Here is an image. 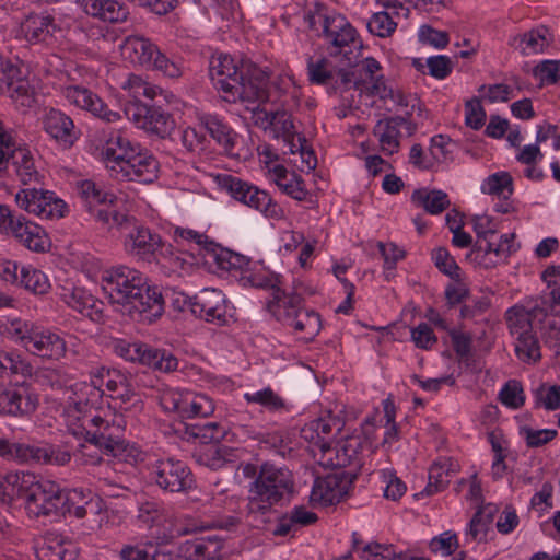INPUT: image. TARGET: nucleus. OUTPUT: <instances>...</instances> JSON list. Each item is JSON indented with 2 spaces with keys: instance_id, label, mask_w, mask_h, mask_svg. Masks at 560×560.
<instances>
[{
  "instance_id": "obj_1",
  "label": "nucleus",
  "mask_w": 560,
  "mask_h": 560,
  "mask_svg": "<svg viewBox=\"0 0 560 560\" xmlns=\"http://www.w3.org/2000/svg\"><path fill=\"white\" fill-rule=\"evenodd\" d=\"M209 75L214 88L230 103L242 102L256 104L252 107L254 125L269 133L273 112H268L261 104L268 101L269 78L265 71L250 65H238L230 55L212 57ZM249 109V107L247 106Z\"/></svg>"
},
{
  "instance_id": "obj_2",
  "label": "nucleus",
  "mask_w": 560,
  "mask_h": 560,
  "mask_svg": "<svg viewBox=\"0 0 560 560\" xmlns=\"http://www.w3.org/2000/svg\"><path fill=\"white\" fill-rule=\"evenodd\" d=\"M102 288L110 303L133 320L151 324L164 312L162 294L148 285L147 278L133 268L119 266L107 270Z\"/></svg>"
},
{
  "instance_id": "obj_3",
  "label": "nucleus",
  "mask_w": 560,
  "mask_h": 560,
  "mask_svg": "<svg viewBox=\"0 0 560 560\" xmlns=\"http://www.w3.org/2000/svg\"><path fill=\"white\" fill-rule=\"evenodd\" d=\"M101 154L106 168L119 180L151 184L159 177L155 156L119 130L109 133Z\"/></svg>"
},
{
  "instance_id": "obj_4",
  "label": "nucleus",
  "mask_w": 560,
  "mask_h": 560,
  "mask_svg": "<svg viewBox=\"0 0 560 560\" xmlns=\"http://www.w3.org/2000/svg\"><path fill=\"white\" fill-rule=\"evenodd\" d=\"M0 335L44 361H60L68 351V343L58 330L22 317L1 318Z\"/></svg>"
},
{
  "instance_id": "obj_5",
  "label": "nucleus",
  "mask_w": 560,
  "mask_h": 560,
  "mask_svg": "<svg viewBox=\"0 0 560 560\" xmlns=\"http://www.w3.org/2000/svg\"><path fill=\"white\" fill-rule=\"evenodd\" d=\"M293 493L292 472L266 462L259 466L256 478L249 485L247 514L254 520H264L273 506L290 502Z\"/></svg>"
},
{
  "instance_id": "obj_6",
  "label": "nucleus",
  "mask_w": 560,
  "mask_h": 560,
  "mask_svg": "<svg viewBox=\"0 0 560 560\" xmlns=\"http://www.w3.org/2000/svg\"><path fill=\"white\" fill-rule=\"evenodd\" d=\"M4 479L11 487L10 493L24 497L27 511L36 517L60 516L69 500L58 483L28 471L10 472Z\"/></svg>"
},
{
  "instance_id": "obj_7",
  "label": "nucleus",
  "mask_w": 560,
  "mask_h": 560,
  "mask_svg": "<svg viewBox=\"0 0 560 560\" xmlns=\"http://www.w3.org/2000/svg\"><path fill=\"white\" fill-rule=\"evenodd\" d=\"M304 22L329 43L328 49L332 58L343 55L348 60L347 66L352 65L351 58L348 57V54L352 52L346 48L355 42L357 31L345 15L317 2L305 11Z\"/></svg>"
},
{
  "instance_id": "obj_8",
  "label": "nucleus",
  "mask_w": 560,
  "mask_h": 560,
  "mask_svg": "<svg viewBox=\"0 0 560 560\" xmlns=\"http://www.w3.org/2000/svg\"><path fill=\"white\" fill-rule=\"evenodd\" d=\"M269 310L278 322L304 340H313L322 329L319 314L304 307L303 298L296 292L273 288Z\"/></svg>"
},
{
  "instance_id": "obj_9",
  "label": "nucleus",
  "mask_w": 560,
  "mask_h": 560,
  "mask_svg": "<svg viewBox=\"0 0 560 560\" xmlns=\"http://www.w3.org/2000/svg\"><path fill=\"white\" fill-rule=\"evenodd\" d=\"M97 217L105 223L106 229H117L125 233V248L130 255L145 261H159L164 243L158 233L151 232L126 212L98 211Z\"/></svg>"
},
{
  "instance_id": "obj_10",
  "label": "nucleus",
  "mask_w": 560,
  "mask_h": 560,
  "mask_svg": "<svg viewBox=\"0 0 560 560\" xmlns=\"http://www.w3.org/2000/svg\"><path fill=\"white\" fill-rule=\"evenodd\" d=\"M222 189L235 201L260 212L265 218L281 220L284 218L282 207L258 186L234 175L224 174L219 177Z\"/></svg>"
},
{
  "instance_id": "obj_11",
  "label": "nucleus",
  "mask_w": 560,
  "mask_h": 560,
  "mask_svg": "<svg viewBox=\"0 0 560 560\" xmlns=\"http://www.w3.org/2000/svg\"><path fill=\"white\" fill-rule=\"evenodd\" d=\"M125 424L122 415L116 416L103 409L80 439L94 445L98 451L116 457L121 455L127 446L124 439Z\"/></svg>"
},
{
  "instance_id": "obj_12",
  "label": "nucleus",
  "mask_w": 560,
  "mask_h": 560,
  "mask_svg": "<svg viewBox=\"0 0 560 560\" xmlns=\"http://www.w3.org/2000/svg\"><path fill=\"white\" fill-rule=\"evenodd\" d=\"M0 456L20 463L63 466L71 459V453L58 445L13 443L0 439Z\"/></svg>"
},
{
  "instance_id": "obj_13",
  "label": "nucleus",
  "mask_w": 560,
  "mask_h": 560,
  "mask_svg": "<svg viewBox=\"0 0 560 560\" xmlns=\"http://www.w3.org/2000/svg\"><path fill=\"white\" fill-rule=\"evenodd\" d=\"M150 476L161 490L170 493H186L195 486L190 468L174 457L155 459L150 466Z\"/></svg>"
},
{
  "instance_id": "obj_14",
  "label": "nucleus",
  "mask_w": 560,
  "mask_h": 560,
  "mask_svg": "<svg viewBox=\"0 0 560 560\" xmlns=\"http://www.w3.org/2000/svg\"><path fill=\"white\" fill-rule=\"evenodd\" d=\"M114 349L125 360L139 362L159 372L170 373L178 368V359L171 351L148 343L119 340Z\"/></svg>"
},
{
  "instance_id": "obj_15",
  "label": "nucleus",
  "mask_w": 560,
  "mask_h": 560,
  "mask_svg": "<svg viewBox=\"0 0 560 560\" xmlns=\"http://www.w3.org/2000/svg\"><path fill=\"white\" fill-rule=\"evenodd\" d=\"M88 389L92 390V396L89 397L77 392V397L71 398V401L68 402L63 410L65 422L69 433L79 439L103 410L98 407L100 393L94 388Z\"/></svg>"
},
{
  "instance_id": "obj_16",
  "label": "nucleus",
  "mask_w": 560,
  "mask_h": 560,
  "mask_svg": "<svg viewBox=\"0 0 560 560\" xmlns=\"http://www.w3.org/2000/svg\"><path fill=\"white\" fill-rule=\"evenodd\" d=\"M194 316L219 326L226 325L230 313L224 293L213 288H206L185 300Z\"/></svg>"
},
{
  "instance_id": "obj_17",
  "label": "nucleus",
  "mask_w": 560,
  "mask_h": 560,
  "mask_svg": "<svg viewBox=\"0 0 560 560\" xmlns=\"http://www.w3.org/2000/svg\"><path fill=\"white\" fill-rule=\"evenodd\" d=\"M61 7L57 5L50 10L32 12L21 23V31L30 44H52L57 35L61 33L60 25Z\"/></svg>"
},
{
  "instance_id": "obj_18",
  "label": "nucleus",
  "mask_w": 560,
  "mask_h": 560,
  "mask_svg": "<svg viewBox=\"0 0 560 560\" xmlns=\"http://www.w3.org/2000/svg\"><path fill=\"white\" fill-rule=\"evenodd\" d=\"M349 66L337 67L332 60L320 58L307 62L308 79L312 83L327 86L330 93H343L357 85L353 71Z\"/></svg>"
},
{
  "instance_id": "obj_19",
  "label": "nucleus",
  "mask_w": 560,
  "mask_h": 560,
  "mask_svg": "<svg viewBox=\"0 0 560 560\" xmlns=\"http://www.w3.org/2000/svg\"><path fill=\"white\" fill-rule=\"evenodd\" d=\"M16 205L40 219L58 220L68 211L66 202L49 190L24 188L15 195Z\"/></svg>"
},
{
  "instance_id": "obj_20",
  "label": "nucleus",
  "mask_w": 560,
  "mask_h": 560,
  "mask_svg": "<svg viewBox=\"0 0 560 560\" xmlns=\"http://www.w3.org/2000/svg\"><path fill=\"white\" fill-rule=\"evenodd\" d=\"M127 117L136 126L150 135L166 138L175 128V121L171 114L161 107L148 106L141 102H135L125 110Z\"/></svg>"
},
{
  "instance_id": "obj_21",
  "label": "nucleus",
  "mask_w": 560,
  "mask_h": 560,
  "mask_svg": "<svg viewBox=\"0 0 560 560\" xmlns=\"http://www.w3.org/2000/svg\"><path fill=\"white\" fill-rule=\"evenodd\" d=\"M60 93L69 105L89 112L105 122H116L121 119L120 113L109 109L104 101L86 86L70 83L62 85Z\"/></svg>"
},
{
  "instance_id": "obj_22",
  "label": "nucleus",
  "mask_w": 560,
  "mask_h": 560,
  "mask_svg": "<svg viewBox=\"0 0 560 560\" xmlns=\"http://www.w3.org/2000/svg\"><path fill=\"white\" fill-rule=\"evenodd\" d=\"M77 191L81 199L82 207L90 213L92 219L103 226H105V223L97 217L98 211L122 213L115 207V202L117 201L116 196L106 191L102 185L91 179L78 183Z\"/></svg>"
},
{
  "instance_id": "obj_23",
  "label": "nucleus",
  "mask_w": 560,
  "mask_h": 560,
  "mask_svg": "<svg viewBox=\"0 0 560 560\" xmlns=\"http://www.w3.org/2000/svg\"><path fill=\"white\" fill-rule=\"evenodd\" d=\"M44 131L63 149H70L80 138V130L63 112L49 108L42 117Z\"/></svg>"
},
{
  "instance_id": "obj_24",
  "label": "nucleus",
  "mask_w": 560,
  "mask_h": 560,
  "mask_svg": "<svg viewBox=\"0 0 560 560\" xmlns=\"http://www.w3.org/2000/svg\"><path fill=\"white\" fill-rule=\"evenodd\" d=\"M360 447L361 443L358 438H347L338 441L334 447L329 445L319 453L314 451V455L318 457V463L327 468L358 466Z\"/></svg>"
},
{
  "instance_id": "obj_25",
  "label": "nucleus",
  "mask_w": 560,
  "mask_h": 560,
  "mask_svg": "<svg viewBox=\"0 0 560 560\" xmlns=\"http://www.w3.org/2000/svg\"><path fill=\"white\" fill-rule=\"evenodd\" d=\"M60 299L73 311L93 322L103 320L104 303L82 287L65 285L59 293Z\"/></svg>"
},
{
  "instance_id": "obj_26",
  "label": "nucleus",
  "mask_w": 560,
  "mask_h": 560,
  "mask_svg": "<svg viewBox=\"0 0 560 560\" xmlns=\"http://www.w3.org/2000/svg\"><path fill=\"white\" fill-rule=\"evenodd\" d=\"M38 402V395L25 385L0 392V413L27 416L37 409Z\"/></svg>"
},
{
  "instance_id": "obj_27",
  "label": "nucleus",
  "mask_w": 560,
  "mask_h": 560,
  "mask_svg": "<svg viewBox=\"0 0 560 560\" xmlns=\"http://www.w3.org/2000/svg\"><path fill=\"white\" fill-rule=\"evenodd\" d=\"M347 492L348 482L338 474H331L315 479L310 500L314 504L332 505L340 502Z\"/></svg>"
},
{
  "instance_id": "obj_28",
  "label": "nucleus",
  "mask_w": 560,
  "mask_h": 560,
  "mask_svg": "<svg viewBox=\"0 0 560 560\" xmlns=\"http://www.w3.org/2000/svg\"><path fill=\"white\" fill-rule=\"evenodd\" d=\"M342 422L339 417L334 416L331 412L306 423L301 430V436L317 448V453L322 452L330 445L329 439L332 431H340Z\"/></svg>"
},
{
  "instance_id": "obj_29",
  "label": "nucleus",
  "mask_w": 560,
  "mask_h": 560,
  "mask_svg": "<svg viewBox=\"0 0 560 560\" xmlns=\"http://www.w3.org/2000/svg\"><path fill=\"white\" fill-rule=\"evenodd\" d=\"M198 121L225 154L235 155L238 136L223 118L214 114H201L198 116Z\"/></svg>"
},
{
  "instance_id": "obj_30",
  "label": "nucleus",
  "mask_w": 560,
  "mask_h": 560,
  "mask_svg": "<svg viewBox=\"0 0 560 560\" xmlns=\"http://www.w3.org/2000/svg\"><path fill=\"white\" fill-rule=\"evenodd\" d=\"M407 119L401 116L385 117L380 119L374 128L373 135L377 139L381 151L386 155L398 152L400 147V127Z\"/></svg>"
},
{
  "instance_id": "obj_31",
  "label": "nucleus",
  "mask_w": 560,
  "mask_h": 560,
  "mask_svg": "<svg viewBox=\"0 0 560 560\" xmlns=\"http://www.w3.org/2000/svg\"><path fill=\"white\" fill-rule=\"evenodd\" d=\"M174 241L178 245H184L185 243L195 245L198 249V254L205 250L207 254L212 256L222 268H231L235 267V262H229V266L223 265L224 258L222 257L223 250L218 247L217 244L208 240V236L203 233L195 231L188 228L177 226L174 229Z\"/></svg>"
},
{
  "instance_id": "obj_32",
  "label": "nucleus",
  "mask_w": 560,
  "mask_h": 560,
  "mask_svg": "<svg viewBox=\"0 0 560 560\" xmlns=\"http://www.w3.org/2000/svg\"><path fill=\"white\" fill-rule=\"evenodd\" d=\"M84 12L108 23L125 22L129 9L117 0H81Z\"/></svg>"
},
{
  "instance_id": "obj_33",
  "label": "nucleus",
  "mask_w": 560,
  "mask_h": 560,
  "mask_svg": "<svg viewBox=\"0 0 560 560\" xmlns=\"http://www.w3.org/2000/svg\"><path fill=\"white\" fill-rule=\"evenodd\" d=\"M11 233L21 244L33 252H44L48 244L45 230L23 215H18V221H15Z\"/></svg>"
},
{
  "instance_id": "obj_34",
  "label": "nucleus",
  "mask_w": 560,
  "mask_h": 560,
  "mask_svg": "<svg viewBox=\"0 0 560 560\" xmlns=\"http://www.w3.org/2000/svg\"><path fill=\"white\" fill-rule=\"evenodd\" d=\"M159 47L150 39L128 36L121 45L122 56L135 65L151 67Z\"/></svg>"
},
{
  "instance_id": "obj_35",
  "label": "nucleus",
  "mask_w": 560,
  "mask_h": 560,
  "mask_svg": "<svg viewBox=\"0 0 560 560\" xmlns=\"http://www.w3.org/2000/svg\"><path fill=\"white\" fill-rule=\"evenodd\" d=\"M221 544L217 540L198 539L187 541L180 548V553L170 552L171 560H221Z\"/></svg>"
},
{
  "instance_id": "obj_36",
  "label": "nucleus",
  "mask_w": 560,
  "mask_h": 560,
  "mask_svg": "<svg viewBox=\"0 0 560 560\" xmlns=\"http://www.w3.org/2000/svg\"><path fill=\"white\" fill-rule=\"evenodd\" d=\"M272 182L279 189L291 198L303 201L306 199L308 191L304 182L295 173H290L283 165L277 164L269 170Z\"/></svg>"
},
{
  "instance_id": "obj_37",
  "label": "nucleus",
  "mask_w": 560,
  "mask_h": 560,
  "mask_svg": "<svg viewBox=\"0 0 560 560\" xmlns=\"http://www.w3.org/2000/svg\"><path fill=\"white\" fill-rule=\"evenodd\" d=\"M10 163L14 167V172L24 185L40 182V173L38 172L33 154L25 148H15L10 154Z\"/></svg>"
},
{
  "instance_id": "obj_38",
  "label": "nucleus",
  "mask_w": 560,
  "mask_h": 560,
  "mask_svg": "<svg viewBox=\"0 0 560 560\" xmlns=\"http://www.w3.org/2000/svg\"><path fill=\"white\" fill-rule=\"evenodd\" d=\"M213 411V401L208 396L185 390L177 416L182 419L206 418L211 416Z\"/></svg>"
},
{
  "instance_id": "obj_39",
  "label": "nucleus",
  "mask_w": 560,
  "mask_h": 560,
  "mask_svg": "<svg viewBox=\"0 0 560 560\" xmlns=\"http://www.w3.org/2000/svg\"><path fill=\"white\" fill-rule=\"evenodd\" d=\"M369 90L372 95H376L381 100H390L397 106H410V108H418V110L421 112L420 101L412 97L411 95H405L400 90H396L394 86L387 84L383 75H377L374 80H372Z\"/></svg>"
},
{
  "instance_id": "obj_40",
  "label": "nucleus",
  "mask_w": 560,
  "mask_h": 560,
  "mask_svg": "<svg viewBox=\"0 0 560 560\" xmlns=\"http://www.w3.org/2000/svg\"><path fill=\"white\" fill-rule=\"evenodd\" d=\"M39 560H74L75 553L70 542H65L56 535L46 536L36 548Z\"/></svg>"
},
{
  "instance_id": "obj_41",
  "label": "nucleus",
  "mask_w": 560,
  "mask_h": 560,
  "mask_svg": "<svg viewBox=\"0 0 560 560\" xmlns=\"http://www.w3.org/2000/svg\"><path fill=\"white\" fill-rule=\"evenodd\" d=\"M411 201L433 215L440 214L450 206L447 194L439 189H417L411 195Z\"/></svg>"
},
{
  "instance_id": "obj_42",
  "label": "nucleus",
  "mask_w": 560,
  "mask_h": 560,
  "mask_svg": "<svg viewBox=\"0 0 560 560\" xmlns=\"http://www.w3.org/2000/svg\"><path fill=\"white\" fill-rule=\"evenodd\" d=\"M269 135L276 139L281 138L287 148L300 136L295 130L291 114L283 109L273 112Z\"/></svg>"
},
{
  "instance_id": "obj_43",
  "label": "nucleus",
  "mask_w": 560,
  "mask_h": 560,
  "mask_svg": "<svg viewBox=\"0 0 560 560\" xmlns=\"http://www.w3.org/2000/svg\"><path fill=\"white\" fill-rule=\"evenodd\" d=\"M244 399L248 404L260 405L269 412H281L289 410L285 400L277 393H275L270 387H266L253 393H245Z\"/></svg>"
},
{
  "instance_id": "obj_44",
  "label": "nucleus",
  "mask_w": 560,
  "mask_h": 560,
  "mask_svg": "<svg viewBox=\"0 0 560 560\" xmlns=\"http://www.w3.org/2000/svg\"><path fill=\"white\" fill-rule=\"evenodd\" d=\"M18 283L34 294H45L50 288L47 276L31 265L21 267Z\"/></svg>"
},
{
  "instance_id": "obj_45",
  "label": "nucleus",
  "mask_w": 560,
  "mask_h": 560,
  "mask_svg": "<svg viewBox=\"0 0 560 560\" xmlns=\"http://www.w3.org/2000/svg\"><path fill=\"white\" fill-rule=\"evenodd\" d=\"M481 191L508 199L513 194L512 176L506 172L494 173L482 182Z\"/></svg>"
},
{
  "instance_id": "obj_46",
  "label": "nucleus",
  "mask_w": 560,
  "mask_h": 560,
  "mask_svg": "<svg viewBox=\"0 0 560 560\" xmlns=\"http://www.w3.org/2000/svg\"><path fill=\"white\" fill-rule=\"evenodd\" d=\"M117 407L122 413L135 417L143 409L141 396L125 384L114 396Z\"/></svg>"
},
{
  "instance_id": "obj_47",
  "label": "nucleus",
  "mask_w": 560,
  "mask_h": 560,
  "mask_svg": "<svg viewBox=\"0 0 560 560\" xmlns=\"http://www.w3.org/2000/svg\"><path fill=\"white\" fill-rule=\"evenodd\" d=\"M511 45L520 49L523 55H532L542 51L546 45V38L539 31H530L520 36H515Z\"/></svg>"
},
{
  "instance_id": "obj_48",
  "label": "nucleus",
  "mask_w": 560,
  "mask_h": 560,
  "mask_svg": "<svg viewBox=\"0 0 560 560\" xmlns=\"http://www.w3.org/2000/svg\"><path fill=\"white\" fill-rule=\"evenodd\" d=\"M451 470L445 464L434 463L429 469V482L421 494L432 495L444 490L450 483Z\"/></svg>"
},
{
  "instance_id": "obj_49",
  "label": "nucleus",
  "mask_w": 560,
  "mask_h": 560,
  "mask_svg": "<svg viewBox=\"0 0 560 560\" xmlns=\"http://www.w3.org/2000/svg\"><path fill=\"white\" fill-rule=\"evenodd\" d=\"M122 89L130 92L135 98L147 97L153 100L162 90L136 74H130L124 82Z\"/></svg>"
},
{
  "instance_id": "obj_50",
  "label": "nucleus",
  "mask_w": 560,
  "mask_h": 560,
  "mask_svg": "<svg viewBox=\"0 0 560 560\" xmlns=\"http://www.w3.org/2000/svg\"><path fill=\"white\" fill-rule=\"evenodd\" d=\"M499 400L511 409L521 408L525 402L522 384L516 380L508 381L499 392Z\"/></svg>"
},
{
  "instance_id": "obj_51",
  "label": "nucleus",
  "mask_w": 560,
  "mask_h": 560,
  "mask_svg": "<svg viewBox=\"0 0 560 560\" xmlns=\"http://www.w3.org/2000/svg\"><path fill=\"white\" fill-rule=\"evenodd\" d=\"M366 27L371 34L385 38L395 32L397 23L387 11H380L370 18Z\"/></svg>"
},
{
  "instance_id": "obj_52",
  "label": "nucleus",
  "mask_w": 560,
  "mask_h": 560,
  "mask_svg": "<svg viewBox=\"0 0 560 560\" xmlns=\"http://www.w3.org/2000/svg\"><path fill=\"white\" fill-rule=\"evenodd\" d=\"M521 332L515 343L517 357L523 361H537L540 358L538 340L533 332Z\"/></svg>"
},
{
  "instance_id": "obj_53",
  "label": "nucleus",
  "mask_w": 560,
  "mask_h": 560,
  "mask_svg": "<svg viewBox=\"0 0 560 560\" xmlns=\"http://www.w3.org/2000/svg\"><path fill=\"white\" fill-rule=\"evenodd\" d=\"M508 323L511 334L514 336L522 335L521 331L532 332L533 320L529 317V313L525 310V306H513L508 311Z\"/></svg>"
},
{
  "instance_id": "obj_54",
  "label": "nucleus",
  "mask_w": 560,
  "mask_h": 560,
  "mask_svg": "<svg viewBox=\"0 0 560 560\" xmlns=\"http://www.w3.org/2000/svg\"><path fill=\"white\" fill-rule=\"evenodd\" d=\"M119 557L121 560H171L170 552L155 550L152 555L141 545H125Z\"/></svg>"
},
{
  "instance_id": "obj_55",
  "label": "nucleus",
  "mask_w": 560,
  "mask_h": 560,
  "mask_svg": "<svg viewBox=\"0 0 560 560\" xmlns=\"http://www.w3.org/2000/svg\"><path fill=\"white\" fill-rule=\"evenodd\" d=\"M377 247L382 257L384 258V273L386 279L394 276L396 265L399 260L405 258V250L399 248L395 243L378 242Z\"/></svg>"
},
{
  "instance_id": "obj_56",
  "label": "nucleus",
  "mask_w": 560,
  "mask_h": 560,
  "mask_svg": "<svg viewBox=\"0 0 560 560\" xmlns=\"http://www.w3.org/2000/svg\"><path fill=\"white\" fill-rule=\"evenodd\" d=\"M432 259L435 267L452 280H458L462 276L459 266L446 248L440 247L435 249L432 254Z\"/></svg>"
},
{
  "instance_id": "obj_57",
  "label": "nucleus",
  "mask_w": 560,
  "mask_h": 560,
  "mask_svg": "<svg viewBox=\"0 0 560 560\" xmlns=\"http://www.w3.org/2000/svg\"><path fill=\"white\" fill-rule=\"evenodd\" d=\"M150 68L162 72L171 79H178L184 74V66L180 60L170 59L159 49Z\"/></svg>"
},
{
  "instance_id": "obj_58",
  "label": "nucleus",
  "mask_w": 560,
  "mask_h": 560,
  "mask_svg": "<svg viewBox=\"0 0 560 560\" xmlns=\"http://www.w3.org/2000/svg\"><path fill=\"white\" fill-rule=\"evenodd\" d=\"M495 509L491 508L489 513L486 515V511H478L470 520L467 529L466 537H470L471 540H482L486 537L488 525L492 521V513Z\"/></svg>"
},
{
  "instance_id": "obj_59",
  "label": "nucleus",
  "mask_w": 560,
  "mask_h": 560,
  "mask_svg": "<svg viewBox=\"0 0 560 560\" xmlns=\"http://www.w3.org/2000/svg\"><path fill=\"white\" fill-rule=\"evenodd\" d=\"M521 434L527 447L537 448L551 442L557 436L558 432L555 429H533L524 427L521 430Z\"/></svg>"
},
{
  "instance_id": "obj_60",
  "label": "nucleus",
  "mask_w": 560,
  "mask_h": 560,
  "mask_svg": "<svg viewBox=\"0 0 560 560\" xmlns=\"http://www.w3.org/2000/svg\"><path fill=\"white\" fill-rule=\"evenodd\" d=\"M452 140L443 135H436L431 138L429 153L432 166L434 163H443L452 160Z\"/></svg>"
},
{
  "instance_id": "obj_61",
  "label": "nucleus",
  "mask_w": 560,
  "mask_h": 560,
  "mask_svg": "<svg viewBox=\"0 0 560 560\" xmlns=\"http://www.w3.org/2000/svg\"><path fill=\"white\" fill-rule=\"evenodd\" d=\"M5 371L11 374L28 377L33 374L34 366L32 363L18 351L4 352Z\"/></svg>"
},
{
  "instance_id": "obj_62",
  "label": "nucleus",
  "mask_w": 560,
  "mask_h": 560,
  "mask_svg": "<svg viewBox=\"0 0 560 560\" xmlns=\"http://www.w3.org/2000/svg\"><path fill=\"white\" fill-rule=\"evenodd\" d=\"M284 153H299L302 159V163L305 164L307 171H313L317 165L315 153L303 136H298L296 140L290 143L288 150H285Z\"/></svg>"
},
{
  "instance_id": "obj_63",
  "label": "nucleus",
  "mask_w": 560,
  "mask_h": 560,
  "mask_svg": "<svg viewBox=\"0 0 560 560\" xmlns=\"http://www.w3.org/2000/svg\"><path fill=\"white\" fill-rule=\"evenodd\" d=\"M535 78L539 79L541 84H555L560 82V60H544L533 70Z\"/></svg>"
},
{
  "instance_id": "obj_64",
  "label": "nucleus",
  "mask_w": 560,
  "mask_h": 560,
  "mask_svg": "<svg viewBox=\"0 0 560 560\" xmlns=\"http://www.w3.org/2000/svg\"><path fill=\"white\" fill-rule=\"evenodd\" d=\"M384 488V497L392 501L399 500L407 490L405 482L396 476L392 470L382 471Z\"/></svg>"
}]
</instances>
